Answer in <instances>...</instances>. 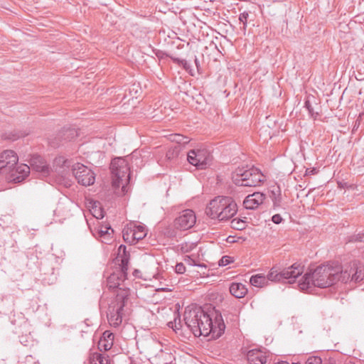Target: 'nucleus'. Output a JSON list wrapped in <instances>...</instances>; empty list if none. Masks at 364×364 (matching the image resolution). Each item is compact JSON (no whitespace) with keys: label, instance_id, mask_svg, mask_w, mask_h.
<instances>
[{"label":"nucleus","instance_id":"nucleus-40","mask_svg":"<svg viewBox=\"0 0 364 364\" xmlns=\"http://www.w3.org/2000/svg\"><path fill=\"white\" fill-rule=\"evenodd\" d=\"M180 65H182L184 68V69H186V70H188L189 68V65H188L187 61L183 59L181 61Z\"/></svg>","mask_w":364,"mask_h":364},{"label":"nucleus","instance_id":"nucleus-36","mask_svg":"<svg viewBox=\"0 0 364 364\" xmlns=\"http://www.w3.org/2000/svg\"><path fill=\"white\" fill-rule=\"evenodd\" d=\"M65 132L66 134H63V135L65 136L64 139L70 140V139H73L74 137L75 131L74 129H67Z\"/></svg>","mask_w":364,"mask_h":364},{"label":"nucleus","instance_id":"nucleus-20","mask_svg":"<svg viewBox=\"0 0 364 364\" xmlns=\"http://www.w3.org/2000/svg\"><path fill=\"white\" fill-rule=\"evenodd\" d=\"M89 364H109L108 356L100 353H93L90 354Z\"/></svg>","mask_w":364,"mask_h":364},{"label":"nucleus","instance_id":"nucleus-37","mask_svg":"<svg viewBox=\"0 0 364 364\" xmlns=\"http://www.w3.org/2000/svg\"><path fill=\"white\" fill-rule=\"evenodd\" d=\"M56 163H58V164L62 163L63 166H66V167L70 166V161L68 159H65V158L63 156H60V157L56 159Z\"/></svg>","mask_w":364,"mask_h":364},{"label":"nucleus","instance_id":"nucleus-14","mask_svg":"<svg viewBox=\"0 0 364 364\" xmlns=\"http://www.w3.org/2000/svg\"><path fill=\"white\" fill-rule=\"evenodd\" d=\"M31 167L26 164L15 166L11 171L9 179L14 183H20L28 175Z\"/></svg>","mask_w":364,"mask_h":364},{"label":"nucleus","instance_id":"nucleus-16","mask_svg":"<svg viewBox=\"0 0 364 364\" xmlns=\"http://www.w3.org/2000/svg\"><path fill=\"white\" fill-rule=\"evenodd\" d=\"M31 168L38 172L42 176H47L50 173V168L40 156H33L31 161Z\"/></svg>","mask_w":364,"mask_h":364},{"label":"nucleus","instance_id":"nucleus-15","mask_svg":"<svg viewBox=\"0 0 364 364\" xmlns=\"http://www.w3.org/2000/svg\"><path fill=\"white\" fill-rule=\"evenodd\" d=\"M265 199V195L260 192H255L248 195L243 201L246 209L254 210L259 207Z\"/></svg>","mask_w":364,"mask_h":364},{"label":"nucleus","instance_id":"nucleus-42","mask_svg":"<svg viewBox=\"0 0 364 364\" xmlns=\"http://www.w3.org/2000/svg\"><path fill=\"white\" fill-rule=\"evenodd\" d=\"M194 61H195L196 66L197 67V69L199 70L200 63H199L198 59L196 57L195 58Z\"/></svg>","mask_w":364,"mask_h":364},{"label":"nucleus","instance_id":"nucleus-17","mask_svg":"<svg viewBox=\"0 0 364 364\" xmlns=\"http://www.w3.org/2000/svg\"><path fill=\"white\" fill-rule=\"evenodd\" d=\"M247 359L250 364H265L267 357L259 350L253 349L247 352Z\"/></svg>","mask_w":364,"mask_h":364},{"label":"nucleus","instance_id":"nucleus-25","mask_svg":"<svg viewBox=\"0 0 364 364\" xmlns=\"http://www.w3.org/2000/svg\"><path fill=\"white\" fill-rule=\"evenodd\" d=\"M246 221L239 219L235 218L231 220V227L237 230H242L246 228Z\"/></svg>","mask_w":364,"mask_h":364},{"label":"nucleus","instance_id":"nucleus-7","mask_svg":"<svg viewBox=\"0 0 364 364\" xmlns=\"http://www.w3.org/2000/svg\"><path fill=\"white\" fill-rule=\"evenodd\" d=\"M263 175L261 171L252 167H238L232 173V180L234 184L238 186L255 187L262 181Z\"/></svg>","mask_w":364,"mask_h":364},{"label":"nucleus","instance_id":"nucleus-28","mask_svg":"<svg viewBox=\"0 0 364 364\" xmlns=\"http://www.w3.org/2000/svg\"><path fill=\"white\" fill-rule=\"evenodd\" d=\"M168 326L174 331L180 329L181 327V321L178 314H176L173 321L168 323Z\"/></svg>","mask_w":364,"mask_h":364},{"label":"nucleus","instance_id":"nucleus-24","mask_svg":"<svg viewBox=\"0 0 364 364\" xmlns=\"http://www.w3.org/2000/svg\"><path fill=\"white\" fill-rule=\"evenodd\" d=\"M114 232V230L111 228L109 225H101L99 227L97 233L99 237H102L105 240H109L110 235Z\"/></svg>","mask_w":364,"mask_h":364},{"label":"nucleus","instance_id":"nucleus-41","mask_svg":"<svg viewBox=\"0 0 364 364\" xmlns=\"http://www.w3.org/2000/svg\"><path fill=\"white\" fill-rule=\"evenodd\" d=\"M172 58V60H173V61L174 63H178V65H180V64H181V61L183 60V59H179V58Z\"/></svg>","mask_w":364,"mask_h":364},{"label":"nucleus","instance_id":"nucleus-10","mask_svg":"<svg viewBox=\"0 0 364 364\" xmlns=\"http://www.w3.org/2000/svg\"><path fill=\"white\" fill-rule=\"evenodd\" d=\"M187 159L198 169H204L210 163L212 155L205 149H191L188 153Z\"/></svg>","mask_w":364,"mask_h":364},{"label":"nucleus","instance_id":"nucleus-35","mask_svg":"<svg viewBox=\"0 0 364 364\" xmlns=\"http://www.w3.org/2000/svg\"><path fill=\"white\" fill-rule=\"evenodd\" d=\"M350 241L364 242V232H359L357 235L352 236Z\"/></svg>","mask_w":364,"mask_h":364},{"label":"nucleus","instance_id":"nucleus-31","mask_svg":"<svg viewBox=\"0 0 364 364\" xmlns=\"http://www.w3.org/2000/svg\"><path fill=\"white\" fill-rule=\"evenodd\" d=\"M173 141H176L178 144H187L188 142V138L181 134H175L173 136V139H171Z\"/></svg>","mask_w":364,"mask_h":364},{"label":"nucleus","instance_id":"nucleus-22","mask_svg":"<svg viewBox=\"0 0 364 364\" xmlns=\"http://www.w3.org/2000/svg\"><path fill=\"white\" fill-rule=\"evenodd\" d=\"M267 280H269L267 277H266L262 274H258L252 276L250 282L256 287H262L267 284Z\"/></svg>","mask_w":364,"mask_h":364},{"label":"nucleus","instance_id":"nucleus-19","mask_svg":"<svg viewBox=\"0 0 364 364\" xmlns=\"http://www.w3.org/2000/svg\"><path fill=\"white\" fill-rule=\"evenodd\" d=\"M230 294L235 298H243L247 293L246 286L242 283H232L230 288Z\"/></svg>","mask_w":364,"mask_h":364},{"label":"nucleus","instance_id":"nucleus-23","mask_svg":"<svg viewBox=\"0 0 364 364\" xmlns=\"http://www.w3.org/2000/svg\"><path fill=\"white\" fill-rule=\"evenodd\" d=\"M270 198L273 202L274 208L281 206L282 194L279 187L274 188L271 191Z\"/></svg>","mask_w":364,"mask_h":364},{"label":"nucleus","instance_id":"nucleus-44","mask_svg":"<svg viewBox=\"0 0 364 364\" xmlns=\"http://www.w3.org/2000/svg\"><path fill=\"white\" fill-rule=\"evenodd\" d=\"M317 172H318V171L316 170V168H314L311 170H310L309 173L316 174V173H317Z\"/></svg>","mask_w":364,"mask_h":364},{"label":"nucleus","instance_id":"nucleus-27","mask_svg":"<svg viewBox=\"0 0 364 364\" xmlns=\"http://www.w3.org/2000/svg\"><path fill=\"white\" fill-rule=\"evenodd\" d=\"M168 326L174 331L180 329L181 327V321L178 314H176L173 321L168 323Z\"/></svg>","mask_w":364,"mask_h":364},{"label":"nucleus","instance_id":"nucleus-18","mask_svg":"<svg viewBox=\"0 0 364 364\" xmlns=\"http://www.w3.org/2000/svg\"><path fill=\"white\" fill-rule=\"evenodd\" d=\"M114 338V336L112 333L109 331H105L98 343L99 349L105 351L109 350L113 346Z\"/></svg>","mask_w":364,"mask_h":364},{"label":"nucleus","instance_id":"nucleus-3","mask_svg":"<svg viewBox=\"0 0 364 364\" xmlns=\"http://www.w3.org/2000/svg\"><path fill=\"white\" fill-rule=\"evenodd\" d=\"M235 200L230 196H217L211 200L205 208V214L211 219L226 221L237 212Z\"/></svg>","mask_w":364,"mask_h":364},{"label":"nucleus","instance_id":"nucleus-11","mask_svg":"<svg viewBox=\"0 0 364 364\" xmlns=\"http://www.w3.org/2000/svg\"><path fill=\"white\" fill-rule=\"evenodd\" d=\"M72 172L78 183L87 186L92 185L95 181L93 171L85 165L77 163L73 166Z\"/></svg>","mask_w":364,"mask_h":364},{"label":"nucleus","instance_id":"nucleus-6","mask_svg":"<svg viewBox=\"0 0 364 364\" xmlns=\"http://www.w3.org/2000/svg\"><path fill=\"white\" fill-rule=\"evenodd\" d=\"M116 259L120 262V264L119 268L107 277V286L109 289L118 288L127 278L129 253L127 252L125 245H121L119 247Z\"/></svg>","mask_w":364,"mask_h":364},{"label":"nucleus","instance_id":"nucleus-26","mask_svg":"<svg viewBox=\"0 0 364 364\" xmlns=\"http://www.w3.org/2000/svg\"><path fill=\"white\" fill-rule=\"evenodd\" d=\"M132 227H127L123 230V239L125 242L130 243L134 242V240H132Z\"/></svg>","mask_w":364,"mask_h":364},{"label":"nucleus","instance_id":"nucleus-43","mask_svg":"<svg viewBox=\"0 0 364 364\" xmlns=\"http://www.w3.org/2000/svg\"><path fill=\"white\" fill-rule=\"evenodd\" d=\"M173 155V151H168L166 154V156L168 158H171L172 156Z\"/></svg>","mask_w":364,"mask_h":364},{"label":"nucleus","instance_id":"nucleus-30","mask_svg":"<svg viewBox=\"0 0 364 364\" xmlns=\"http://www.w3.org/2000/svg\"><path fill=\"white\" fill-rule=\"evenodd\" d=\"M248 17H249V13L247 11H244V12L241 13L239 16V20L243 24V26H242L243 31H245L247 28Z\"/></svg>","mask_w":364,"mask_h":364},{"label":"nucleus","instance_id":"nucleus-39","mask_svg":"<svg viewBox=\"0 0 364 364\" xmlns=\"http://www.w3.org/2000/svg\"><path fill=\"white\" fill-rule=\"evenodd\" d=\"M272 220L275 224H279L282 221V218L279 214H275L272 216Z\"/></svg>","mask_w":364,"mask_h":364},{"label":"nucleus","instance_id":"nucleus-4","mask_svg":"<svg viewBox=\"0 0 364 364\" xmlns=\"http://www.w3.org/2000/svg\"><path fill=\"white\" fill-rule=\"evenodd\" d=\"M129 290L119 288L115 297L111 301L107 311V318L109 325L118 327L123 318L129 314Z\"/></svg>","mask_w":364,"mask_h":364},{"label":"nucleus","instance_id":"nucleus-32","mask_svg":"<svg viewBox=\"0 0 364 364\" xmlns=\"http://www.w3.org/2000/svg\"><path fill=\"white\" fill-rule=\"evenodd\" d=\"M232 262L233 261H232L231 257L225 255V256L222 257V258L219 260L218 264L220 267H225V266H227L228 264L232 263Z\"/></svg>","mask_w":364,"mask_h":364},{"label":"nucleus","instance_id":"nucleus-8","mask_svg":"<svg viewBox=\"0 0 364 364\" xmlns=\"http://www.w3.org/2000/svg\"><path fill=\"white\" fill-rule=\"evenodd\" d=\"M304 272V266L294 263L291 266L281 271L274 267L267 274V278L272 282H286L292 284L295 279Z\"/></svg>","mask_w":364,"mask_h":364},{"label":"nucleus","instance_id":"nucleus-12","mask_svg":"<svg viewBox=\"0 0 364 364\" xmlns=\"http://www.w3.org/2000/svg\"><path fill=\"white\" fill-rule=\"evenodd\" d=\"M196 222V216L195 213L192 210L187 209L182 211L174 220L173 226L177 230H187L193 227Z\"/></svg>","mask_w":364,"mask_h":364},{"label":"nucleus","instance_id":"nucleus-5","mask_svg":"<svg viewBox=\"0 0 364 364\" xmlns=\"http://www.w3.org/2000/svg\"><path fill=\"white\" fill-rule=\"evenodd\" d=\"M112 187L118 196H124L128 192L127 184L130 180V168L123 158H117L111 162Z\"/></svg>","mask_w":364,"mask_h":364},{"label":"nucleus","instance_id":"nucleus-21","mask_svg":"<svg viewBox=\"0 0 364 364\" xmlns=\"http://www.w3.org/2000/svg\"><path fill=\"white\" fill-rule=\"evenodd\" d=\"M132 240L139 241L144 238L146 235V230L142 225H133L132 227Z\"/></svg>","mask_w":364,"mask_h":364},{"label":"nucleus","instance_id":"nucleus-38","mask_svg":"<svg viewBox=\"0 0 364 364\" xmlns=\"http://www.w3.org/2000/svg\"><path fill=\"white\" fill-rule=\"evenodd\" d=\"M165 235L168 237H175L176 236V232L174 229L168 228L164 232Z\"/></svg>","mask_w":364,"mask_h":364},{"label":"nucleus","instance_id":"nucleus-2","mask_svg":"<svg viewBox=\"0 0 364 364\" xmlns=\"http://www.w3.org/2000/svg\"><path fill=\"white\" fill-rule=\"evenodd\" d=\"M340 266L334 263L323 264L314 270L306 272L299 282V287L301 291H311L313 287L326 288L338 282V274Z\"/></svg>","mask_w":364,"mask_h":364},{"label":"nucleus","instance_id":"nucleus-29","mask_svg":"<svg viewBox=\"0 0 364 364\" xmlns=\"http://www.w3.org/2000/svg\"><path fill=\"white\" fill-rule=\"evenodd\" d=\"M304 107L308 110L309 114L314 119H316L318 116V112L314 111V107H312L309 100L305 101Z\"/></svg>","mask_w":364,"mask_h":364},{"label":"nucleus","instance_id":"nucleus-33","mask_svg":"<svg viewBox=\"0 0 364 364\" xmlns=\"http://www.w3.org/2000/svg\"><path fill=\"white\" fill-rule=\"evenodd\" d=\"M306 364H322V360L318 356H311L308 358Z\"/></svg>","mask_w":364,"mask_h":364},{"label":"nucleus","instance_id":"nucleus-45","mask_svg":"<svg viewBox=\"0 0 364 364\" xmlns=\"http://www.w3.org/2000/svg\"><path fill=\"white\" fill-rule=\"evenodd\" d=\"M21 136L20 135H14L13 137H9L10 139H12V140H16L18 138H19Z\"/></svg>","mask_w":364,"mask_h":364},{"label":"nucleus","instance_id":"nucleus-34","mask_svg":"<svg viewBox=\"0 0 364 364\" xmlns=\"http://www.w3.org/2000/svg\"><path fill=\"white\" fill-rule=\"evenodd\" d=\"M177 274H183L186 272V267L182 262L177 263L175 268Z\"/></svg>","mask_w":364,"mask_h":364},{"label":"nucleus","instance_id":"nucleus-1","mask_svg":"<svg viewBox=\"0 0 364 364\" xmlns=\"http://www.w3.org/2000/svg\"><path fill=\"white\" fill-rule=\"evenodd\" d=\"M183 320L187 327L196 337L208 336L211 333H215V336L219 337L225 329V325L220 314L216 313L213 323L210 315L200 306L186 308Z\"/></svg>","mask_w":364,"mask_h":364},{"label":"nucleus","instance_id":"nucleus-13","mask_svg":"<svg viewBox=\"0 0 364 364\" xmlns=\"http://www.w3.org/2000/svg\"><path fill=\"white\" fill-rule=\"evenodd\" d=\"M18 157L12 150H5L0 154V170L2 174H10L17 165Z\"/></svg>","mask_w":364,"mask_h":364},{"label":"nucleus","instance_id":"nucleus-46","mask_svg":"<svg viewBox=\"0 0 364 364\" xmlns=\"http://www.w3.org/2000/svg\"><path fill=\"white\" fill-rule=\"evenodd\" d=\"M193 262L195 263V261L193 260ZM194 265H197V266L203 267H206V266L204 264H194Z\"/></svg>","mask_w":364,"mask_h":364},{"label":"nucleus","instance_id":"nucleus-9","mask_svg":"<svg viewBox=\"0 0 364 364\" xmlns=\"http://www.w3.org/2000/svg\"><path fill=\"white\" fill-rule=\"evenodd\" d=\"M364 279V266L358 261L350 262V265L342 270L340 267V272L338 274V281L343 283L348 282H359Z\"/></svg>","mask_w":364,"mask_h":364}]
</instances>
